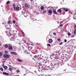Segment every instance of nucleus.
<instances>
[{
  "mask_svg": "<svg viewBox=\"0 0 76 76\" xmlns=\"http://www.w3.org/2000/svg\"><path fill=\"white\" fill-rule=\"evenodd\" d=\"M41 71H42V70L41 69V68H39L38 71H39V72H40L41 71Z\"/></svg>",
  "mask_w": 76,
  "mask_h": 76,
  "instance_id": "a878e982",
  "label": "nucleus"
},
{
  "mask_svg": "<svg viewBox=\"0 0 76 76\" xmlns=\"http://www.w3.org/2000/svg\"><path fill=\"white\" fill-rule=\"evenodd\" d=\"M8 46H9L8 47V49H9V50H13V47L11 46V45L10 44H9L8 45Z\"/></svg>",
  "mask_w": 76,
  "mask_h": 76,
  "instance_id": "f03ea898",
  "label": "nucleus"
},
{
  "mask_svg": "<svg viewBox=\"0 0 76 76\" xmlns=\"http://www.w3.org/2000/svg\"><path fill=\"white\" fill-rule=\"evenodd\" d=\"M5 54H7L8 53V51H5Z\"/></svg>",
  "mask_w": 76,
  "mask_h": 76,
  "instance_id": "393cba45",
  "label": "nucleus"
},
{
  "mask_svg": "<svg viewBox=\"0 0 76 76\" xmlns=\"http://www.w3.org/2000/svg\"><path fill=\"white\" fill-rule=\"evenodd\" d=\"M4 66V64H2V66Z\"/></svg>",
  "mask_w": 76,
  "mask_h": 76,
  "instance_id": "79ce46f5",
  "label": "nucleus"
},
{
  "mask_svg": "<svg viewBox=\"0 0 76 76\" xmlns=\"http://www.w3.org/2000/svg\"><path fill=\"white\" fill-rule=\"evenodd\" d=\"M20 31L21 32H22V33L23 34H24V33L23 32V31H22L21 30H20Z\"/></svg>",
  "mask_w": 76,
  "mask_h": 76,
  "instance_id": "58836bf2",
  "label": "nucleus"
},
{
  "mask_svg": "<svg viewBox=\"0 0 76 76\" xmlns=\"http://www.w3.org/2000/svg\"><path fill=\"white\" fill-rule=\"evenodd\" d=\"M43 66H42V68H41V69H42V70H44V68H43Z\"/></svg>",
  "mask_w": 76,
  "mask_h": 76,
  "instance_id": "7c9ffc66",
  "label": "nucleus"
},
{
  "mask_svg": "<svg viewBox=\"0 0 76 76\" xmlns=\"http://www.w3.org/2000/svg\"><path fill=\"white\" fill-rule=\"evenodd\" d=\"M31 48H33L32 47H31Z\"/></svg>",
  "mask_w": 76,
  "mask_h": 76,
  "instance_id": "de8ad7c7",
  "label": "nucleus"
},
{
  "mask_svg": "<svg viewBox=\"0 0 76 76\" xmlns=\"http://www.w3.org/2000/svg\"><path fill=\"white\" fill-rule=\"evenodd\" d=\"M4 67L5 69H7V66H4Z\"/></svg>",
  "mask_w": 76,
  "mask_h": 76,
  "instance_id": "dca6fc26",
  "label": "nucleus"
},
{
  "mask_svg": "<svg viewBox=\"0 0 76 76\" xmlns=\"http://www.w3.org/2000/svg\"><path fill=\"white\" fill-rule=\"evenodd\" d=\"M20 1H22V0H20Z\"/></svg>",
  "mask_w": 76,
  "mask_h": 76,
  "instance_id": "3c124183",
  "label": "nucleus"
},
{
  "mask_svg": "<svg viewBox=\"0 0 76 76\" xmlns=\"http://www.w3.org/2000/svg\"><path fill=\"white\" fill-rule=\"evenodd\" d=\"M3 56V53L0 52V56Z\"/></svg>",
  "mask_w": 76,
  "mask_h": 76,
  "instance_id": "aec40b11",
  "label": "nucleus"
},
{
  "mask_svg": "<svg viewBox=\"0 0 76 76\" xmlns=\"http://www.w3.org/2000/svg\"><path fill=\"white\" fill-rule=\"evenodd\" d=\"M5 63V61H3L2 62V63Z\"/></svg>",
  "mask_w": 76,
  "mask_h": 76,
  "instance_id": "ea45409f",
  "label": "nucleus"
},
{
  "mask_svg": "<svg viewBox=\"0 0 76 76\" xmlns=\"http://www.w3.org/2000/svg\"><path fill=\"white\" fill-rule=\"evenodd\" d=\"M63 26V24H61V25H60V26H61V27H62V26Z\"/></svg>",
  "mask_w": 76,
  "mask_h": 76,
  "instance_id": "72a5a7b5",
  "label": "nucleus"
},
{
  "mask_svg": "<svg viewBox=\"0 0 76 76\" xmlns=\"http://www.w3.org/2000/svg\"><path fill=\"white\" fill-rule=\"evenodd\" d=\"M13 7H14V9L15 10V8L16 7H15V4H13Z\"/></svg>",
  "mask_w": 76,
  "mask_h": 76,
  "instance_id": "4468645a",
  "label": "nucleus"
},
{
  "mask_svg": "<svg viewBox=\"0 0 76 76\" xmlns=\"http://www.w3.org/2000/svg\"><path fill=\"white\" fill-rule=\"evenodd\" d=\"M58 41H61L60 39H59V38H58Z\"/></svg>",
  "mask_w": 76,
  "mask_h": 76,
  "instance_id": "473e14b6",
  "label": "nucleus"
},
{
  "mask_svg": "<svg viewBox=\"0 0 76 76\" xmlns=\"http://www.w3.org/2000/svg\"><path fill=\"white\" fill-rule=\"evenodd\" d=\"M3 75H9V73H7L6 72H3Z\"/></svg>",
  "mask_w": 76,
  "mask_h": 76,
  "instance_id": "6e6552de",
  "label": "nucleus"
},
{
  "mask_svg": "<svg viewBox=\"0 0 76 76\" xmlns=\"http://www.w3.org/2000/svg\"><path fill=\"white\" fill-rule=\"evenodd\" d=\"M44 6H42V7H41V10H44Z\"/></svg>",
  "mask_w": 76,
  "mask_h": 76,
  "instance_id": "2eb2a0df",
  "label": "nucleus"
},
{
  "mask_svg": "<svg viewBox=\"0 0 76 76\" xmlns=\"http://www.w3.org/2000/svg\"><path fill=\"white\" fill-rule=\"evenodd\" d=\"M35 51H36V52H37V50H36Z\"/></svg>",
  "mask_w": 76,
  "mask_h": 76,
  "instance_id": "09e8293b",
  "label": "nucleus"
},
{
  "mask_svg": "<svg viewBox=\"0 0 76 76\" xmlns=\"http://www.w3.org/2000/svg\"><path fill=\"white\" fill-rule=\"evenodd\" d=\"M0 70H1V71H3V69L2 68V67L0 68Z\"/></svg>",
  "mask_w": 76,
  "mask_h": 76,
  "instance_id": "5701e85b",
  "label": "nucleus"
},
{
  "mask_svg": "<svg viewBox=\"0 0 76 76\" xmlns=\"http://www.w3.org/2000/svg\"><path fill=\"white\" fill-rule=\"evenodd\" d=\"M53 13H54V14H55V15H57V14H58L57 12V11H56V10L55 9H53Z\"/></svg>",
  "mask_w": 76,
  "mask_h": 76,
  "instance_id": "7ed1b4c3",
  "label": "nucleus"
},
{
  "mask_svg": "<svg viewBox=\"0 0 76 76\" xmlns=\"http://www.w3.org/2000/svg\"><path fill=\"white\" fill-rule=\"evenodd\" d=\"M49 15H50V14H49Z\"/></svg>",
  "mask_w": 76,
  "mask_h": 76,
  "instance_id": "864d4df0",
  "label": "nucleus"
},
{
  "mask_svg": "<svg viewBox=\"0 0 76 76\" xmlns=\"http://www.w3.org/2000/svg\"><path fill=\"white\" fill-rule=\"evenodd\" d=\"M47 13V11H43V13Z\"/></svg>",
  "mask_w": 76,
  "mask_h": 76,
  "instance_id": "4be33fe9",
  "label": "nucleus"
},
{
  "mask_svg": "<svg viewBox=\"0 0 76 76\" xmlns=\"http://www.w3.org/2000/svg\"><path fill=\"white\" fill-rule=\"evenodd\" d=\"M53 67H54H54H56V66L54 65L53 66Z\"/></svg>",
  "mask_w": 76,
  "mask_h": 76,
  "instance_id": "a19ab883",
  "label": "nucleus"
},
{
  "mask_svg": "<svg viewBox=\"0 0 76 76\" xmlns=\"http://www.w3.org/2000/svg\"><path fill=\"white\" fill-rule=\"evenodd\" d=\"M9 47V46L7 44L5 45H4V47H5L6 48H7Z\"/></svg>",
  "mask_w": 76,
  "mask_h": 76,
  "instance_id": "ddd939ff",
  "label": "nucleus"
},
{
  "mask_svg": "<svg viewBox=\"0 0 76 76\" xmlns=\"http://www.w3.org/2000/svg\"><path fill=\"white\" fill-rule=\"evenodd\" d=\"M11 23V22L10 20H9L8 21V23L9 24H10Z\"/></svg>",
  "mask_w": 76,
  "mask_h": 76,
  "instance_id": "b1692460",
  "label": "nucleus"
},
{
  "mask_svg": "<svg viewBox=\"0 0 76 76\" xmlns=\"http://www.w3.org/2000/svg\"><path fill=\"white\" fill-rule=\"evenodd\" d=\"M48 46H49V47H50V46H51V45L50 44H48Z\"/></svg>",
  "mask_w": 76,
  "mask_h": 76,
  "instance_id": "e433bc0d",
  "label": "nucleus"
},
{
  "mask_svg": "<svg viewBox=\"0 0 76 76\" xmlns=\"http://www.w3.org/2000/svg\"><path fill=\"white\" fill-rule=\"evenodd\" d=\"M33 0H31V2H32V1H33Z\"/></svg>",
  "mask_w": 76,
  "mask_h": 76,
  "instance_id": "37998d69",
  "label": "nucleus"
},
{
  "mask_svg": "<svg viewBox=\"0 0 76 76\" xmlns=\"http://www.w3.org/2000/svg\"><path fill=\"white\" fill-rule=\"evenodd\" d=\"M25 7L26 9H28L29 8V5L27 4H25Z\"/></svg>",
  "mask_w": 76,
  "mask_h": 76,
  "instance_id": "20e7f679",
  "label": "nucleus"
},
{
  "mask_svg": "<svg viewBox=\"0 0 76 76\" xmlns=\"http://www.w3.org/2000/svg\"><path fill=\"white\" fill-rule=\"evenodd\" d=\"M62 44H63V42H61L59 44V45H61Z\"/></svg>",
  "mask_w": 76,
  "mask_h": 76,
  "instance_id": "f704fd0d",
  "label": "nucleus"
},
{
  "mask_svg": "<svg viewBox=\"0 0 76 76\" xmlns=\"http://www.w3.org/2000/svg\"><path fill=\"white\" fill-rule=\"evenodd\" d=\"M49 13L50 14H52L53 13V11L51 10H49Z\"/></svg>",
  "mask_w": 76,
  "mask_h": 76,
  "instance_id": "f8f14e48",
  "label": "nucleus"
},
{
  "mask_svg": "<svg viewBox=\"0 0 76 76\" xmlns=\"http://www.w3.org/2000/svg\"><path fill=\"white\" fill-rule=\"evenodd\" d=\"M62 9H63V10H65H65H66V8H62Z\"/></svg>",
  "mask_w": 76,
  "mask_h": 76,
  "instance_id": "cd10ccee",
  "label": "nucleus"
},
{
  "mask_svg": "<svg viewBox=\"0 0 76 76\" xmlns=\"http://www.w3.org/2000/svg\"><path fill=\"white\" fill-rule=\"evenodd\" d=\"M73 18L74 19H76V16L75 17V16L73 17Z\"/></svg>",
  "mask_w": 76,
  "mask_h": 76,
  "instance_id": "c85d7f7f",
  "label": "nucleus"
},
{
  "mask_svg": "<svg viewBox=\"0 0 76 76\" xmlns=\"http://www.w3.org/2000/svg\"><path fill=\"white\" fill-rule=\"evenodd\" d=\"M76 26H75L74 28H76Z\"/></svg>",
  "mask_w": 76,
  "mask_h": 76,
  "instance_id": "49530a36",
  "label": "nucleus"
},
{
  "mask_svg": "<svg viewBox=\"0 0 76 76\" xmlns=\"http://www.w3.org/2000/svg\"><path fill=\"white\" fill-rule=\"evenodd\" d=\"M73 34L74 35H76V28H75L74 29V30L73 31Z\"/></svg>",
  "mask_w": 76,
  "mask_h": 76,
  "instance_id": "0eeeda50",
  "label": "nucleus"
},
{
  "mask_svg": "<svg viewBox=\"0 0 76 76\" xmlns=\"http://www.w3.org/2000/svg\"><path fill=\"white\" fill-rule=\"evenodd\" d=\"M53 41V39H50L48 40V42L49 43H52Z\"/></svg>",
  "mask_w": 76,
  "mask_h": 76,
  "instance_id": "39448f33",
  "label": "nucleus"
},
{
  "mask_svg": "<svg viewBox=\"0 0 76 76\" xmlns=\"http://www.w3.org/2000/svg\"><path fill=\"white\" fill-rule=\"evenodd\" d=\"M12 68H10V67L9 68V70H12Z\"/></svg>",
  "mask_w": 76,
  "mask_h": 76,
  "instance_id": "4c0bfd02",
  "label": "nucleus"
},
{
  "mask_svg": "<svg viewBox=\"0 0 76 76\" xmlns=\"http://www.w3.org/2000/svg\"><path fill=\"white\" fill-rule=\"evenodd\" d=\"M10 54H12V55H17V53L15 52H11Z\"/></svg>",
  "mask_w": 76,
  "mask_h": 76,
  "instance_id": "423d86ee",
  "label": "nucleus"
},
{
  "mask_svg": "<svg viewBox=\"0 0 76 76\" xmlns=\"http://www.w3.org/2000/svg\"><path fill=\"white\" fill-rule=\"evenodd\" d=\"M53 35H56V33L55 32L53 33Z\"/></svg>",
  "mask_w": 76,
  "mask_h": 76,
  "instance_id": "c756f323",
  "label": "nucleus"
},
{
  "mask_svg": "<svg viewBox=\"0 0 76 76\" xmlns=\"http://www.w3.org/2000/svg\"><path fill=\"white\" fill-rule=\"evenodd\" d=\"M17 73H19V72H20V71H19V70H17Z\"/></svg>",
  "mask_w": 76,
  "mask_h": 76,
  "instance_id": "2f4dec72",
  "label": "nucleus"
},
{
  "mask_svg": "<svg viewBox=\"0 0 76 76\" xmlns=\"http://www.w3.org/2000/svg\"><path fill=\"white\" fill-rule=\"evenodd\" d=\"M13 23H16V21L15 20H13Z\"/></svg>",
  "mask_w": 76,
  "mask_h": 76,
  "instance_id": "bb28decb",
  "label": "nucleus"
},
{
  "mask_svg": "<svg viewBox=\"0 0 76 76\" xmlns=\"http://www.w3.org/2000/svg\"><path fill=\"white\" fill-rule=\"evenodd\" d=\"M64 42H67V40L66 39H64Z\"/></svg>",
  "mask_w": 76,
  "mask_h": 76,
  "instance_id": "c9c22d12",
  "label": "nucleus"
},
{
  "mask_svg": "<svg viewBox=\"0 0 76 76\" xmlns=\"http://www.w3.org/2000/svg\"><path fill=\"white\" fill-rule=\"evenodd\" d=\"M57 12L58 13H61V9H59L57 11Z\"/></svg>",
  "mask_w": 76,
  "mask_h": 76,
  "instance_id": "1a4fd4ad",
  "label": "nucleus"
},
{
  "mask_svg": "<svg viewBox=\"0 0 76 76\" xmlns=\"http://www.w3.org/2000/svg\"><path fill=\"white\" fill-rule=\"evenodd\" d=\"M69 11V9L66 8V9H65V12H68Z\"/></svg>",
  "mask_w": 76,
  "mask_h": 76,
  "instance_id": "f3484780",
  "label": "nucleus"
},
{
  "mask_svg": "<svg viewBox=\"0 0 76 76\" xmlns=\"http://www.w3.org/2000/svg\"><path fill=\"white\" fill-rule=\"evenodd\" d=\"M59 22H58V23H59Z\"/></svg>",
  "mask_w": 76,
  "mask_h": 76,
  "instance_id": "8fccbe9b",
  "label": "nucleus"
},
{
  "mask_svg": "<svg viewBox=\"0 0 76 76\" xmlns=\"http://www.w3.org/2000/svg\"><path fill=\"white\" fill-rule=\"evenodd\" d=\"M68 35H69V36H71V33H70L68 32Z\"/></svg>",
  "mask_w": 76,
  "mask_h": 76,
  "instance_id": "412c9836",
  "label": "nucleus"
},
{
  "mask_svg": "<svg viewBox=\"0 0 76 76\" xmlns=\"http://www.w3.org/2000/svg\"><path fill=\"white\" fill-rule=\"evenodd\" d=\"M3 57L4 58H9L10 57V56L8 54H5L4 55Z\"/></svg>",
  "mask_w": 76,
  "mask_h": 76,
  "instance_id": "f257e3e1",
  "label": "nucleus"
},
{
  "mask_svg": "<svg viewBox=\"0 0 76 76\" xmlns=\"http://www.w3.org/2000/svg\"><path fill=\"white\" fill-rule=\"evenodd\" d=\"M17 60H18V61L19 62H22V61H23V60L19 59H17Z\"/></svg>",
  "mask_w": 76,
  "mask_h": 76,
  "instance_id": "9b49d317",
  "label": "nucleus"
},
{
  "mask_svg": "<svg viewBox=\"0 0 76 76\" xmlns=\"http://www.w3.org/2000/svg\"><path fill=\"white\" fill-rule=\"evenodd\" d=\"M42 76H45V75H43Z\"/></svg>",
  "mask_w": 76,
  "mask_h": 76,
  "instance_id": "a18cd8bd",
  "label": "nucleus"
},
{
  "mask_svg": "<svg viewBox=\"0 0 76 76\" xmlns=\"http://www.w3.org/2000/svg\"><path fill=\"white\" fill-rule=\"evenodd\" d=\"M10 3V1H8L6 3L7 4H9Z\"/></svg>",
  "mask_w": 76,
  "mask_h": 76,
  "instance_id": "6ab92c4d",
  "label": "nucleus"
},
{
  "mask_svg": "<svg viewBox=\"0 0 76 76\" xmlns=\"http://www.w3.org/2000/svg\"><path fill=\"white\" fill-rule=\"evenodd\" d=\"M39 66H42V64L41 63H39Z\"/></svg>",
  "mask_w": 76,
  "mask_h": 76,
  "instance_id": "a211bd4d",
  "label": "nucleus"
},
{
  "mask_svg": "<svg viewBox=\"0 0 76 76\" xmlns=\"http://www.w3.org/2000/svg\"><path fill=\"white\" fill-rule=\"evenodd\" d=\"M19 10V7L18 6H17L15 8V10Z\"/></svg>",
  "mask_w": 76,
  "mask_h": 76,
  "instance_id": "9d476101",
  "label": "nucleus"
},
{
  "mask_svg": "<svg viewBox=\"0 0 76 76\" xmlns=\"http://www.w3.org/2000/svg\"><path fill=\"white\" fill-rule=\"evenodd\" d=\"M28 54H29V53H28Z\"/></svg>",
  "mask_w": 76,
  "mask_h": 76,
  "instance_id": "603ef678",
  "label": "nucleus"
},
{
  "mask_svg": "<svg viewBox=\"0 0 76 76\" xmlns=\"http://www.w3.org/2000/svg\"><path fill=\"white\" fill-rule=\"evenodd\" d=\"M30 45H33V44H31Z\"/></svg>",
  "mask_w": 76,
  "mask_h": 76,
  "instance_id": "c03bdc74",
  "label": "nucleus"
}]
</instances>
